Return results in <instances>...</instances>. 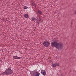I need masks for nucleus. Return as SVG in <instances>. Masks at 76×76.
<instances>
[{
	"instance_id": "nucleus-15",
	"label": "nucleus",
	"mask_w": 76,
	"mask_h": 76,
	"mask_svg": "<svg viewBox=\"0 0 76 76\" xmlns=\"http://www.w3.org/2000/svg\"><path fill=\"white\" fill-rule=\"evenodd\" d=\"M41 19H39V22H40V23H41Z\"/></svg>"
},
{
	"instance_id": "nucleus-14",
	"label": "nucleus",
	"mask_w": 76,
	"mask_h": 76,
	"mask_svg": "<svg viewBox=\"0 0 76 76\" xmlns=\"http://www.w3.org/2000/svg\"><path fill=\"white\" fill-rule=\"evenodd\" d=\"M32 5H33V6H35V4L34 3H33L32 4Z\"/></svg>"
},
{
	"instance_id": "nucleus-3",
	"label": "nucleus",
	"mask_w": 76,
	"mask_h": 76,
	"mask_svg": "<svg viewBox=\"0 0 76 76\" xmlns=\"http://www.w3.org/2000/svg\"><path fill=\"white\" fill-rule=\"evenodd\" d=\"M6 73V75H10L12 73V70L8 68L5 71Z\"/></svg>"
},
{
	"instance_id": "nucleus-7",
	"label": "nucleus",
	"mask_w": 76,
	"mask_h": 76,
	"mask_svg": "<svg viewBox=\"0 0 76 76\" xmlns=\"http://www.w3.org/2000/svg\"><path fill=\"white\" fill-rule=\"evenodd\" d=\"M38 13L40 15H42V12L41 11H38Z\"/></svg>"
},
{
	"instance_id": "nucleus-13",
	"label": "nucleus",
	"mask_w": 76,
	"mask_h": 76,
	"mask_svg": "<svg viewBox=\"0 0 76 76\" xmlns=\"http://www.w3.org/2000/svg\"><path fill=\"white\" fill-rule=\"evenodd\" d=\"M36 22H37V23H41V22H39V20H38L37 22V21Z\"/></svg>"
},
{
	"instance_id": "nucleus-8",
	"label": "nucleus",
	"mask_w": 76,
	"mask_h": 76,
	"mask_svg": "<svg viewBox=\"0 0 76 76\" xmlns=\"http://www.w3.org/2000/svg\"><path fill=\"white\" fill-rule=\"evenodd\" d=\"M24 17L26 18H28V15L27 14H26L24 15Z\"/></svg>"
},
{
	"instance_id": "nucleus-11",
	"label": "nucleus",
	"mask_w": 76,
	"mask_h": 76,
	"mask_svg": "<svg viewBox=\"0 0 76 76\" xmlns=\"http://www.w3.org/2000/svg\"><path fill=\"white\" fill-rule=\"evenodd\" d=\"M37 73L35 75V76H39V73H37V72L36 73Z\"/></svg>"
},
{
	"instance_id": "nucleus-17",
	"label": "nucleus",
	"mask_w": 76,
	"mask_h": 76,
	"mask_svg": "<svg viewBox=\"0 0 76 76\" xmlns=\"http://www.w3.org/2000/svg\"><path fill=\"white\" fill-rule=\"evenodd\" d=\"M35 7H36V5H35Z\"/></svg>"
},
{
	"instance_id": "nucleus-16",
	"label": "nucleus",
	"mask_w": 76,
	"mask_h": 76,
	"mask_svg": "<svg viewBox=\"0 0 76 76\" xmlns=\"http://www.w3.org/2000/svg\"><path fill=\"white\" fill-rule=\"evenodd\" d=\"M0 61H1V60L0 59Z\"/></svg>"
},
{
	"instance_id": "nucleus-10",
	"label": "nucleus",
	"mask_w": 76,
	"mask_h": 76,
	"mask_svg": "<svg viewBox=\"0 0 76 76\" xmlns=\"http://www.w3.org/2000/svg\"><path fill=\"white\" fill-rule=\"evenodd\" d=\"M2 75H6V71L5 72L2 73Z\"/></svg>"
},
{
	"instance_id": "nucleus-6",
	"label": "nucleus",
	"mask_w": 76,
	"mask_h": 76,
	"mask_svg": "<svg viewBox=\"0 0 76 76\" xmlns=\"http://www.w3.org/2000/svg\"><path fill=\"white\" fill-rule=\"evenodd\" d=\"M20 57H18L17 56H13V58H15V59H20Z\"/></svg>"
},
{
	"instance_id": "nucleus-9",
	"label": "nucleus",
	"mask_w": 76,
	"mask_h": 76,
	"mask_svg": "<svg viewBox=\"0 0 76 76\" xmlns=\"http://www.w3.org/2000/svg\"><path fill=\"white\" fill-rule=\"evenodd\" d=\"M31 19H32V20L33 21H34V20H36V19L34 18H32Z\"/></svg>"
},
{
	"instance_id": "nucleus-12",
	"label": "nucleus",
	"mask_w": 76,
	"mask_h": 76,
	"mask_svg": "<svg viewBox=\"0 0 76 76\" xmlns=\"http://www.w3.org/2000/svg\"><path fill=\"white\" fill-rule=\"evenodd\" d=\"M24 8L25 9H28V7L26 6H24Z\"/></svg>"
},
{
	"instance_id": "nucleus-5",
	"label": "nucleus",
	"mask_w": 76,
	"mask_h": 76,
	"mask_svg": "<svg viewBox=\"0 0 76 76\" xmlns=\"http://www.w3.org/2000/svg\"><path fill=\"white\" fill-rule=\"evenodd\" d=\"M41 73L42 75L45 76L46 75V72H45V71L44 70H42L41 71Z\"/></svg>"
},
{
	"instance_id": "nucleus-2",
	"label": "nucleus",
	"mask_w": 76,
	"mask_h": 76,
	"mask_svg": "<svg viewBox=\"0 0 76 76\" xmlns=\"http://www.w3.org/2000/svg\"><path fill=\"white\" fill-rule=\"evenodd\" d=\"M43 45L45 47H48L50 45V42L48 41H45L43 42Z\"/></svg>"
},
{
	"instance_id": "nucleus-4",
	"label": "nucleus",
	"mask_w": 76,
	"mask_h": 76,
	"mask_svg": "<svg viewBox=\"0 0 76 76\" xmlns=\"http://www.w3.org/2000/svg\"><path fill=\"white\" fill-rule=\"evenodd\" d=\"M58 66V64H57V63H52V66L53 67H56V66Z\"/></svg>"
},
{
	"instance_id": "nucleus-1",
	"label": "nucleus",
	"mask_w": 76,
	"mask_h": 76,
	"mask_svg": "<svg viewBox=\"0 0 76 76\" xmlns=\"http://www.w3.org/2000/svg\"><path fill=\"white\" fill-rule=\"evenodd\" d=\"M51 45L53 47H56L57 49H61L63 48V45L60 43H57L56 40H53L51 43Z\"/></svg>"
}]
</instances>
